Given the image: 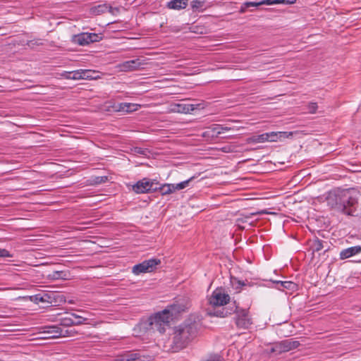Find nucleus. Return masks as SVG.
<instances>
[{"label": "nucleus", "instance_id": "nucleus-1", "mask_svg": "<svg viewBox=\"0 0 361 361\" xmlns=\"http://www.w3.org/2000/svg\"><path fill=\"white\" fill-rule=\"evenodd\" d=\"M317 202H326L331 208L348 215H353L357 199L353 197L348 190L336 188L326 195L317 197Z\"/></svg>", "mask_w": 361, "mask_h": 361}, {"label": "nucleus", "instance_id": "nucleus-2", "mask_svg": "<svg viewBox=\"0 0 361 361\" xmlns=\"http://www.w3.org/2000/svg\"><path fill=\"white\" fill-rule=\"evenodd\" d=\"M188 308V304H183V302L171 305L167 309L157 312L153 317H151L149 319L148 324L151 329L163 334L166 330V326L169 324L172 319L173 316L177 313L184 312Z\"/></svg>", "mask_w": 361, "mask_h": 361}, {"label": "nucleus", "instance_id": "nucleus-3", "mask_svg": "<svg viewBox=\"0 0 361 361\" xmlns=\"http://www.w3.org/2000/svg\"><path fill=\"white\" fill-rule=\"evenodd\" d=\"M197 334V324L195 322L183 324L175 329L173 343L177 348H183Z\"/></svg>", "mask_w": 361, "mask_h": 361}, {"label": "nucleus", "instance_id": "nucleus-4", "mask_svg": "<svg viewBox=\"0 0 361 361\" xmlns=\"http://www.w3.org/2000/svg\"><path fill=\"white\" fill-rule=\"evenodd\" d=\"M299 345L300 343L298 341L287 339L269 344L267 348L264 350V352L269 355H278L294 350Z\"/></svg>", "mask_w": 361, "mask_h": 361}, {"label": "nucleus", "instance_id": "nucleus-5", "mask_svg": "<svg viewBox=\"0 0 361 361\" xmlns=\"http://www.w3.org/2000/svg\"><path fill=\"white\" fill-rule=\"evenodd\" d=\"M158 186L157 180L144 178L133 185V190L137 194L152 192L158 190Z\"/></svg>", "mask_w": 361, "mask_h": 361}, {"label": "nucleus", "instance_id": "nucleus-6", "mask_svg": "<svg viewBox=\"0 0 361 361\" xmlns=\"http://www.w3.org/2000/svg\"><path fill=\"white\" fill-rule=\"evenodd\" d=\"M230 301V296L222 288H216L209 298V303L212 307L226 305Z\"/></svg>", "mask_w": 361, "mask_h": 361}, {"label": "nucleus", "instance_id": "nucleus-7", "mask_svg": "<svg viewBox=\"0 0 361 361\" xmlns=\"http://www.w3.org/2000/svg\"><path fill=\"white\" fill-rule=\"evenodd\" d=\"M161 264L159 259H149L133 266L132 271L135 275H139L143 273H149L155 270L158 265Z\"/></svg>", "mask_w": 361, "mask_h": 361}, {"label": "nucleus", "instance_id": "nucleus-8", "mask_svg": "<svg viewBox=\"0 0 361 361\" xmlns=\"http://www.w3.org/2000/svg\"><path fill=\"white\" fill-rule=\"evenodd\" d=\"M235 324L240 329H247L252 324V319L247 310H237L235 312Z\"/></svg>", "mask_w": 361, "mask_h": 361}, {"label": "nucleus", "instance_id": "nucleus-9", "mask_svg": "<svg viewBox=\"0 0 361 361\" xmlns=\"http://www.w3.org/2000/svg\"><path fill=\"white\" fill-rule=\"evenodd\" d=\"M193 178H190L188 180H184L177 184L165 183L161 185L159 183L158 190L160 191L163 195H169L174 192L176 190H180L188 186L189 183Z\"/></svg>", "mask_w": 361, "mask_h": 361}, {"label": "nucleus", "instance_id": "nucleus-10", "mask_svg": "<svg viewBox=\"0 0 361 361\" xmlns=\"http://www.w3.org/2000/svg\"><path fill=\"white\" fill-rule=\"evenodd\" d=\"M101 37L96 33L84 32L74 36V42L79 45H86L99 41Z\"/></svg>", "mask_w": 361, "mask_h": 361}, {"label": "nucleus", "instance_id": "nucleus-11", "mask_svg": "<svg viewBox=\"0 0 361 361\" xmlns=\"http://www.w3.org/2000/svg\"><path fill=\"white\" fill-rule=\"evenodd\" d=\"M143 65L144 63L142 62L140 59H137L121 63L116 66V68L120 71L128 72L137 70Z\"/></svg>", "mask_w": 361, "mask_h": 361}, {"label": "nucleus", "instance_id": "nucleus-12", "mask_svg": "<svg viewBox=\"0 0 361 361\" xmlns=\"http://www.w3.org/2000/svg\"><path fill=\"white\" fill-rule=\"evenodd\" d=\"M141 107L140 104L133 103H119L114 106L116 111L122 113H131L139 110Z\"/></svg>", "mask_w": 361, "mask_h": 361}, {"label": "nucleus", "instance_id": "nucleus-13", "mask_svg": "<svg viewBox=\"0 0 361 361\" xmlns=\"http://www.w3.org/2000/svg\"><path fill=\"white\" fill-rule=\"evenodd\" d=\"M264 135L265 142H277L290 137L293 133L288 132H270L266 133Z\"/></svg>", "mask_w": 361, "mask_h": 361}, {"label": "nucleus", "instance_id": "nucleus-14", "mask_svg": "<svg viewBox=\"0 0 361 361\" xmlns=\"http://www.w3.org/2000/svg\"><path fill=\"white\" fill-rule=\"evenodd\" d=\"M361 252V246L355 245L353 247H348L341 251L340 252V259H345L349 257H351L354 255H356Z\"/></svg>", "mask_w": 361, "mask_h": 361}, {"label": "nucleus", "instance_id": "nucleus-15", "mask_svg": "<svg viewBox=\"0 0 361 361\" xmlns=\"http://www.w3.org/2000/svg\"><path fill=\"white\" fill-rule=\"evenodd\" d=\"M141 356L137 353L128 352L123 355L118 356L114 361H140Z\"/></svg>", "mask_w": 361, "mask_h": 361}, {"label": "nucleus", "instance_id": "nucleus-16", "mask_svg": "<svg viewBox=\"0 0 361 361\" xmlns=\"http://www.w3.org/2000/svg\"><path fill=\"white\" fill-rule=\"evenodd\" d=\"M200 104H185L178 103V113L179 114H189L193 111L195 109L200 108Z\"/></svg>", "mask_w": 361, "mask_h": 361}, {"label": "nucleus", "instance_id": "nucleus-17", "mask_svg": "<svg viewBox=\"0 0 361 361\" xmlns=\"http://www.w3.org/2000/svg\"><path fill=\"white\" fill-rule=\"evenodd\" d=\"M189 0H171L170 1L167 6L170 9L180 10L185 8L188 4Z\"/></svg>", "mask_w": 361, "mask_h": 361}, {"label": "nucleus", "instance_id": "nucleus-18", "mask_svg": "<svg viewBox=\"0 0 361 361\" xmlns=\"http://www.w3.org/2000/svg\"><path fill=\"white\" fill-rule=\"evenodd\" d=\"M206 0H192L190 1V7L193 12L202 11L205 6Z\"/></svg>", "mask_w": 361, "mask_h": 361}, {"label": "nucleus", "instance_id": "nucleus-19", "mask_svg": "<svg viewBox=\"0 0 361 361\" xmlns=\"http://www.w3.org/2000/svg\"><path fill=\"white\" fill-rule=\"evenodd\" d=\"M111 8V7L108 6L107 4H99L92 7L90 9V12L94 15H100L102 13H105Z\"/></svg>", "mask_w": 361, "mask_h": 361}, {"label": "nucleus", "instance_id": "nucleus-20", "mask_svg": "<svg viewBox=\"0 0 361 361\" xmlns=\"http://www.w3.org/2000/svg\"><path fill=\"white\" fill-rule=\"evenodd\" d=\"M246 143L247 144H256L265 142V135L264 133L259 135H253L246 139Z\"/></svg>", "mask_w": 361, "mask_h": 361}, {"label": "nucleus", "instance_id": "nucleus-21", "mask_svg": "<svg viewBox=\"0 0 361 361\" xmlns=\"http://www.w3.org/2000/svg\"><path fill=\"white\" fill-rule=\"evenodd\" d=\"M49 278L54 280L57 279H63L66 280L68 279V274L67 272L63 271H53L52 274H51L49 276Z\"/></svg>", "mask_w": 361, "mask_h": 361}, {"label": "nucleus", "instance_id": "nucleus-22", "mask_svg": "<svg viewBox=\"0 0 361 361\" xmlns=\"http://www.w3.org/2000/svg\"><path fill=\"white\" fill-rule=\"evenodd\" d=\"M97 73L91 70H83L82 80H93L98 78Z\"/></svg>", "mask_w": 361, "mask_h": 361}, {"label": "nucleus", "instance_id": "nucleus-23", "mask_svg": "<svg viewBox=\"0 0 361 361\" xmlns=\"http://www.w3.org/2000/svg\"><path fill=\"white\" fill-rule=\"evenodd\" d=\"M277 284L279 289H281V287L288 290H294L296 288V284L291 281H280Z\"/></svg>", "mask_w": 361, "mask_h": 361}, {"label": "nucleus", "instance_id": "nucleus-24", "mask_svg": "<svg viewBox=\"0 0 361 361\" xmlns=\"http://www.w3.org/2000/svg\"><path fill=\"white\" fill-rule=\"evenodd\" d=\"M297 0H269L267 2V5H272L277 4H293L296 2Z\"/></svg>", "mask_w": 361, "mask_h": 361}, {"label": "nucleus", "instance_id": "nucleus-25", "mask_svg": "<svg viewBox=\"0 0 361 361\" xmlns=\"http://www.w3.org/2000/svg\"><path fill=\"white\" fill-rule=\"evenodd\" d=\"M269 0H263L261 1H247L244 4V6L245 8H248L250 6H259L264 4L267 5V2Z\"/></svg>", "mask_w": 361, "mask_h": 361}, {"label": "nucleus", "instance_id": "nucleus-26", "mask_svg": "<svg viewBox=\"0 0 361 361\" xmlns=\"http://www.w3.org/2000/svg\"><path fill=\"white\" fill-rule=\"evenodd\" d=\"M59 329L56 326H51L48 328V330L46 332L51 334L50 337H59L61 335V333L59 332Z\"/></svg>", "mask_w": 361, "mask_h": 361}, {"label": "nucleus", "instance_id": "nucleus-27", "mask_svg": "<svg viewBox=\"0 0 361 361\" xmlns=\"http://www.w3.org/2000/svg\"><path fill=\"white\" fill-rule=\"evenodd\" d=\"M209 130L212 133L213 135H218L221 134V125L214 124L209 127Z\"/></svg>", "mask_w": 361, "mask_h": 361}, {"label": "nucleus", "instance_id": "nucleus-28", "mask_svg": "<svg viewBox=\"0 0 361 361\" xmlns=\"http://www.w3.org/2000/svg\"><path fill=\"white\" fill-rule=\"evenodd\" d=\"M82 73H83L82 69L71 71L72 80H82Z\"/></svg>", "mask_w": 361, "mask_h": 361}, {"label": "nucleus", "instance_id": "nucleus-29", "mask_svg": "<svg viewBox=\"0 0 361 361\" xmlns=\"http://www.w3.org/2000/svg\"><path fill=\"white\" fill-rule=\"evenodd\" d=\"M231 313V312H228V310H226L224 308H223L222 310L216 311L213 314L219 317H225Z\"/></svg>", "mask_w": 361, "mask_h": 361}, {"label": "nucleus", "instance_id": "nucleus-30", "mask_svg": "<svg viewBox=\"0 0 361 361\" xmlns=\"http://www.w3.org/2000/svg\"><path fill=\"white\" fill-rule=\"evenodd\" d=\"M168 112L178 113V103H172L169 106Z\"/></svg>", "mask_w": 361, "mask_h": 361}, {"label": "nucleus", "instance_id": "nucleus-31", "mask_svg": "<svg viewBox=\"0 0 361 361\" xmlns=\"http://www.w3.org/2000/svg\"><path fill=\"white\" fill-rule=\"evenodd\" d=\"M202 361H224V360L218 355H213Z\"/></svg>", "mask_w": 361, "mask_h": 361}, {"label": "nucleus", "instance_id": "nucleus-32", "mask_svg": "<svg viewBox=\"0 0 361 361\" xmlns=\"http://www.w3.org/2000/svg\"><path fill=\"white\" fill-rule=\"evenodd\" d=\"M62 324L66 326L74 325V320L71 318L64 317L62 319Z\"/></svg>", "mask_w": 361, "mask_h": 361}, {"label": "nucleus", "instance_id": "nucleus-33", "mask_svg": "<svg viewBox=\"0 0 361 361\" xmlns=\"http://www.w3.org/2000/svg\"><path fill=\"white\" fill-rule=\"evenodd\" d=\"M12 255L6 249L0 248V257H11Z\"/></svg>", "mask_w": 361, "mask_h": 361}, {"label": "nucleus", "instance_id": "nucleus-34", "mask_svg": "<svg viewBox=\"0 0 361 361\" xmlns=\"http://www.w3.org/2000/svg\"><path fill=\"white\" fill-rule=\"evenodd\" d=\"M32 298V300H34L35 302H44L45 301V299H44V298L42 296H41L40 295H35L34 296H32L31 297Z\"/></svg>", "mask_w": 361, "mask_h": 361}, {"label": "nucleus", "instance_id": "nucleus-35", "mask_svg": "<svg viewBox=\"0 0 361 361\" xmlns=\"http://www.w3.org/2000/svg\"><path fill=\"white\" fill-rule=\"evenodd\" d=\"M222 151L226 153H229L233 152V147L231 145L225 146L222 147Z\"/></svg>", "mask_w": 361, "mask_h": 361}, {"label": "nucleus", "instance_id": "nucleus-36", "mask_svg": "<svg viewBox=\"0 0 361 361\" xmlns=\"http://www.w3.org/2000/svg\"><path fill=\"white\" fill-rule=\"evenodd\" d=\"M87 320V317H82V319H76L74 321V325H80L84 324Z\"/></svg>", "mask_w": 361, "mask_h": 361}, {"label": "nucleus", "instance_id": "nucleus-37", "mask_svg": "<svg viewBox=\"0 0 361 361\" xmlns=\"http://www.w3.org/2000/svg\"><path fill=\"white\" fill-rule=\"evenodd\" d=\"M61 75L62 77H63L64 78L66 79H71L72 80V74H71V72H66V71H64L63 72Z\"/></svg>", "mask_w": 361, "mask_h": 361}, {"label": "nucleus", "instance_id": "nucleus-38", "mask_svg": "<svg viewBox=\"0 0 361 361\" xmlns=\"http://www.w3.org/2000/svg\"><path fill=\"white\" fill-rule=\"evenodd\" d=\"M234 128H231V127H228V126H221V133H224L225 132H228V131H230V130H234Z\"/></svg>", "mask_w": 361, "mask_h": 361}, {"label": "nucleus", "instance_id": "nucleus-39", "mask_svg": "<svg viewBox=\"0 0 361 361\" xmlns=\"http://www.w3.org/2000/svg\"><path fill=\"white\" fill-rule=\"evenodd\" d=\"M323 247H324L322 243L320 240H317V251L323 249Z\"/></svg>", "mask_w": 361, "mask_h": 361}, {"label": "nucleus", "instance_id": "nucleus-40", "mask_svg": "<svg viewBox=\"0 0 361 361\" xmlns=\"http://www.w3.org/2000/svg\"><path fill=\"white\" fill-rule=\"evenodd\" d=\"M71 317H73V318H75V319H82V316H80V315H78V314H76L75 313H73L71 314Z\"/></svg>", "mask_w": 361, "mask_h": 361}, {"label": "nucleus", "instance_id": "nucleus-41", "mask_svg": "<svg viewBox=\"0 0 361 361\" xmlns=\"http://www.w3.org/2000/svg\"><path fill=\"white\" fill-rule=\"evenodd\" d=\"M268 214V212L266 210H262V211L257 212L256 213H252L251 214L256 215V214Z\"/></svg>", "mask_w": 361, "mask_h": 361}, {"label": "nucleus", "instance_id": "nucleus-42", "mask_svg": "<svg viewBox=\"0 0 361 361\" xmlns=\"http://www.w3.org/2000/svg\"><path fill=\"white\" fill-rule=\"evenodd\" d=\"M245 9L244 8H242L241 9V12H244Z\"/></svg>", "mask_w": 361, "mask_h": 361}, {"label": "nucleus", "instance_id": "nucleus-43", "mask_svg": "<svg viewBox=\"0 0 361 361\" xmlns=\"http://www.w3.org/2000/svg\"><path fill=\"white\" fill-rule=\"evenodd\" d=\"M30 44H32V41H30V44H29L30 46Z\"/></svg>", "mask_w": 361, "mask_h": 361}]
</instances>
